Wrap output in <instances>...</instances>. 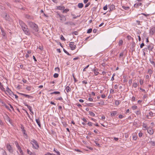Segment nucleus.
Listing matches in <instances>:
<instances>
[{"mask_svg": "<svg viewBox=\"0 0 155 155\" xmlns=\"http://www.w3.org/2000/svg\"><path fill=\"white\" fill-rule=\"evenodd\" d=\"M28 25L31 28V32L32 33L34 34L35 32H37L38 31L39 28L38 26L34 22L30 21L28 22Z\"/></svg>", "mask_w": 155, "mask_h": 155, "instance_id": "obj_1", "label": "nucleus"}, {"mask_svg": "<svg viewBox=\"0 0 155 155\" xmlns=\"http://www.w3.org/2000/svg\"><path fill=\"white\" fill-rule=\"evenodd\" d=\"M22 28L25 34L28 35H31V31H29L26 25H25Z\"/></svg>", "mask_w": 155, "mask_h": 155, "instance_id": "obj_2", "label": "nucleus"}, {"mask_svg": "<svg viewBox=\"0 0 155 155\" xmlns=\"http://www.w3.org/2000/svg\"><path fill=\"white\" fill-rule=\"evenodd\" d=\"M31 143L32 144L33 148L36 149H38L39 147V146L37 142L34 140L31 141Z\"/></svg>", "mask_w": 155, "mask_h": 155, "instance_id": "obj_3", "label": "nucleus"}, {"mask_svg": "<svg viewBox=\"0 0 155 155\" xmlns=\"http://www.w3.org/2000/svg\"><path fill=\"white\" fill-rule=\"evenodd\" d=\"M15 144L16 145V147H17L18 150L19 151L20 153V155H24L22 150L21 147L18 145V143L16 142L15 143Z\"/></svg>", "mask_w": 155, "mask_h": 155, "instance_id": "obj_4", "label": "nucleus"}, {"mask_svg": "<svg viewBox=\"0 0 155 155\" xmlns=\"http://www.w3.org/2000/svg\"><path fill=\"white\" fill-rule=\"evenodd\" d=\"M69 46L72 50H74L76 48V45L74 44V42H71L70 43Z\"/></svg>", "mask_w": 155, "mask_h": 155, "instance_id": "obj_5", "label": "nucleus"}, {"mask_svg": "<svg viewBox=\"0 0 155 155\" xmlns=\"http://www.w3.org/2000/svg\"><path fill=\"white\" fill-rule=\"evenodd\" d=\"M147 132L150 135H152L153 133V130L152 128L149 127L147 129Z\"/></svg>", "mask_w": 155, "mask_h": 155, "instance_id": "obj_6", "label": "nucleus"}, {"mask_svg": "<svg viewBox=\"0 0 155 155\" xmlns=\"http://www.w3.org/2000/svg\"><path fill=\"white\" fill-rule=\"evenodd\" d=\"M6 92L10 95H11L13 94V92L8 88V87H7L6 88Z\"/></svg>", "mask_w": 155, "mask_h": 155, "instance_id": "obj_7", "label": "nucleus"}, {"mask_svg": "<svg viewBox=\"0 0 155 155\" xmlns=\"http://www.w3.org/2000/svg\"><path fill=\"white\" fill-rule=\"evenodd\" d=\"M7 148L8 150L10 152L12 153L13 150L11 146L10 145H7Z\"/></svg>", "mask_w": 155, "mask_h": 155, "instance_id": "obj_8", "label": "nucleus"}, {"mask_svg": "<svg viewBox=\"0 0 155 155\" xmlns=\"http://www.w3.org/2000/svg\"><path fill=\"white\" fill-rule=\"evenodd\" d=\"M155 33V27L152 28L150 31V33L151 35H153Z\"/></svg>", "mask_w": 155, "mask_h": 155, "instance_id": "obj_9", "label": "nucleus"}, {"mask_svg": "<svg viewBox=\"0 0 155 155\" xmlns=\"http://www.w3.org/2000/svg\"><path fill=\"white\" fill-rule=\"evenodd\" d=\"M132 137L133 139L134 140H136L137 139V136L136 133H134L132 134Z\"/></svg>", "mask_w": 155, "mask_h": 155, "instance_id": "obj_10", "label": "nucleus"}, {"mask_svg": "<svg viewBox=\"0 0 155 155\" xmlns=\"http://www.w3.org/2000/svg\"><path fill=\"white\" fill-rule=\"evenodd\" d=\"M93 71L95 75L96 76L99 73V72H98V69H94L93 70Z\"/></svg>", "mask_w": 155, "mask_h": 155, "instance_id": "obj_11", "label": "nucleus"}, {"mask_svg": "<svg viewBox=\"0 0 155 155\" xmlns=\"http://www.w3.org/2000/svg\"><path fill=\"white\" fill-rule=\"evenodd\" d=\"M35 120L40 127H41V124L39 119H36Z\"/></svg>", "mask_w": 155, "mask_h": 155, "instance_id": "obj_12", "label": "nucleus"}, {"mask_svg": "<svg viewBox=\"0 0 155 155\" xmlns=\"http://www.w3.org/2000/svg\"><path fill=\"white\" fill-rule=\"evenodd\" d=\"M19 23L20 26H21V28L23 27V26H24L25 25H26L25 24V23L21 20L19 21Z\"/></svg>", "mask_w": 155, "mask_h": 155, "instance_id": "obj_13", "label": "nucleus"}, {"mask_svg": "<svg viewBox=\"0 0 155 155\" xmlns=\"http://www.w3.org/2000/svg\"><path fill=\"white\" fill-rule=\"evenodd\" d=\"M64 7L63 6H57V9L59 10H64Z\"/></svg>", "mask_w": 155, "mask_h": 155, "instance_id": "obj_14", "label": "nucleus"}, {"mask_svg": "<svg viewBox=\"0 0 155 155\" xmlns=\"http://www.w3.org/2000/svg\"><path fill=\"white\" fill-rule=\"evenodd\" d=\"M142 127H143V129L144 130H147L148 129L147 128V125L144 123L142 125Z\"/></svg>", "mask_w": 155, "mask_h": 155, "instance_id": "obj_15", "label": "nucleus"}, {"mask_svg": "<svg viewBox=\"0 0 155 155\" xmlns=\"http://www.w3.org/2000/svg\"><path fill=\"white\" fill-rule=\"evenodd\" d=\"M20 94L21 95H23V96L25 97H28V98H32V97L31 96L26 94H22V93H21Z\"/></svg>", "mask_w": 155, "mask_h": 155, "instance_id": "obj_16", "label": "nucleus"}, {"mask_svg": "<svg viewBox=\"0 0 155 155\" xmlns=\"http://www.w3.org/2000/svg\"><path fill=\"white\" fill-rule=\"evenodd\" d=\"M26 106L29 109V110L31 112V113L32 114H34V112L32 110L31 107V106H30L28 105H26Z\"/></svg>", "mask_w": 155, "mask_h": 155, "instance_id": "obj_17", "label": "nucleus"}, {"mask_svg": "<svg viewBox=\"0 0 155 155\" xmlns=\"http://www.w3.org/2000/svg\"><path fill=\"white\" fill-rule=\"evenodd\" d=\"M65 90H66L67 93H68L69 92L71 91V88L69 86H67L66 87Z\"/></svg>", "mask_w": 155, "mask_h": 155, "instance_id": "obj_18", "label": "nucleus"}, {"mask_svg": "<svg viewBox=\"0 0 155 155\" xmlns=\"http://www.w3.org/2000/svg\"><path fill=\"white\" fill-rule=\"evenodd\" d=\"M142 5V3H137L135 4L134 5V7L135 8H137L139 6H140Z\"/></svg>", "mask_w": 155, "mask_h": 155, "instance_id": "obj_19", "label": "nucleus"}, {"mask_svg": "<svg viewBox=\"0 0 155 155\" xmlns=\"http://www.w3.org/2000/svg\"><path fill=\"white\" fill-rule=\"evenodd\" d=\"M117 114V111H113L111 113V116H114Z\"/></svg>", "mask_w": 155, "mask_h": 155, "instance_id": "obj_20", "label": "nucleus"}, {"mask_svg": "<svg viewBox=\"0 0 155 155\" xmlns=\"http://www.w3.org/2000/svg\"><path fill=\"white\" fill-rule=\"evenodd\" d=\"M104 102L103 101H101L100 102H98V103H97V106H99V104H101L102 105H104Z\"/></svg>", "mask_w": 155, "mask_h": 155, "instance_id": "obj_21", "label": "nucleus"}, {"mask_svg": "<svg viewBox=\"0 0 155 155\" xmlns=\"http://www.w3.org/2000/svg\"><path fill=\"white\" fill-rule=\"evenodd\" d=\"M149 143L151 145L153 146H155V141H150Z\"/></svg>", "mask_w": 155, "mask_h": 155, "instance_id": "obj_22", "label": "nucleus"}, {"mask_svg": "<svg viewBox=\"0 0 155 155\" xmlns=\"http://www.w3.org/2000/svg\"><path fill=\"white\" fill-rule=\"evenodd\" d=\"M83 6V4L82 3H79L78 4V7L79 8H82Z\"/></svg>", "mask_w": 155, "mask_h": 155, "instance_id": "obj_23", "label": "nucleus"}, {"mask_svg": "<svg viewBox=\"0 0 155 155\" xmlns=\"http://www.w3.org/2000/svg\"><path fill=\"white\" fill-rule=\"evenodd\" d=\"M60 93L58 91H54L52 93H50L51 94H60Z\"/></svg>", "mask_w": 155, "mask_h": 155, "instance_id": "obj_24", "label": "nucleus"}, {"mask_svg": "<svg viewBox=\"0 0 155 155\" xmlns=\"http://www.w3.org/2000/svg\"><path fill=\"white\" fill-rule=\"evenodd\" d=\"M89 114L92 116L94 117L95 115V114L93 112L89 111Z\"/></svg>", "mask_w": 155, "mask_h": 155, "instance_id": "obj_25", "label": "nucleus"}, {"mask_svg": "<svg viewBox=\"0 0 155 155\" xmlns=\"http://www.w3.org/2000/svg\"><path fill=\"white\" fill-rule=\"evenodd\" d=\"M138 85V84L137 83H134L133 84V86L134 88H136Z\"/></svg>", "mask_w": 155, "mask_h": 155, "instance_id": "obj_26", "label": "nucleus"}, {"mask_svg": "<svg viewBox=\"0 0 155 155\" xmlns=\"http://www.w3.org/2000/svg\"><path fill=\"white\" fill-rule=\"evenodd\" d=\"M122 7L123 9L126 10H128L130 8L128 6L126 7L124 6H123Z\"/></svg>", "mask_w": 155, "mask_h": 155, "instance_id": "obj_27", "label": "nucleus"}, {"mask_svg": "<svg viewBox=\"0 0 155 155\" xmlns=\"http://www.w3.org/2000/svg\"><path fill=\"white\" fill-rule=\"evenodd\" d=\"M123 55H124V54L123 52H121V53L120 54V55H119V58L120 59L121 58L123 57Z\"/></svg>", "mask_w": 155, "mask_h": 155, "instance_id": "obj_28", "label": "nucleus"}, {"mask_svg": "<svg viewBox=\"0 0 155 155\" xmlns=\"http://www.w3.org/2000/svg\"><path fill=\"white\" fill-rule=\"evenodd\" d=\"M140 84V85H142L143 83V80L140 79L139 81Z\"/></svg>", "mask_w": 155, "mask_h": 155, "instance_id": "obj_29", "label": "nucleus"}, {"mask_svg": "<svg viewBox=\"0 0 155 155\" xmlns=\"http://www.w3.org/2000/svg\"><path fill=\"white\" fill-rule=\"evenodd\" d=\"M137 108V107L136 105L133 106L132 107V108L133 110H135Z\"/></svg>", "mask_w": 155, "mask_h": 155, "instance_id": "obj_30", "label": "nucleus"}, {"mask_svg": "<svg viewBox=\"0 0 155 155\" xmlns=\"http://www.w3.org/2000/svg\"><path fill=\"white\" fill-rule=\"evenodd\" d=\"M31 87L30 86H28L26 88V89L28 91H30L31 90Z\"/></svg>", "mask_w": 155, "mask_h": 155, "instance_id": "obj_31", "label": "nucleus"}, {"mask_svg": "<svg viewBox=\"0 0 155 155\" xmlns=\"http://www.w3.org/2000/svg\"><path fill=\"white\" fill-rule=\"evenodd\" d=\"M27 153L28 154H29L30 155H31V154H33V153H32L31 151H30V150L28 149L27 150Z\"/></svg>", "mask_w": 155, "mask_h": 155, "instance_id": "obj_32", "label": "nucleus"}, {"mask_svg": "<svg viewBox=\"0 0 155 155\" xmlns=\"http://www.w3.org/2000/svg\"><path fill=\"white\" fill-rule=\"evenodd\" d=\"M69 11V9H68L67 8L63 10V13H67V12Z\"/></svg>", "mask_w": 155, "mask_h": 155, "instance_id": "obj_33", "label": "nucleus"}, {"mask_svg": "<svg viewBox=\"0 0 155 155\" xmlns=\"http://www.w3.org/2000/svg\"><path fill=\"white\" fill-rule=\"evenodd\" d=\"M115 104L116 105H118L119 104V101H117V100H116L115 101Z\"/></svg>", "mask_w": 155, "mask_h": 155, "instance_id": "obj_34", "label": "nucleus"}, {"mask_svg": "<svg viewBox=\"0 0 155 155\" xmlns=\"http://www.w3.org/2000/svg\"><path fill=\"white\" fill-rule=\"evenodd\" d=\"M1 30L2 31V35L3 36H5V33L4 32V31H3V28H1Z\"/></svg>", "mask_w": 155, "mask_h": 155, "instance_id": "obj_35", "label": "nucleus"}, {"mask_svg": "<svg viewBox=\"0 0 155 155\" xmlns=\"http://www.w3.org/2000/svg\"><path fill=\"white\" fill-rule=\"evenodd\" d=\"M55 99L56 100H60V101H61V100H63V98L61 97H57V98H55Z\"/></svg>", "mask_w": 155, "mask_h": 155, "instance_id": "obj_36", "label": "nucleus"}, {"mask_svg": "<svg viewBox=\"0 0 155 155\" xmlns=\"http://www.w3.org/2000/svg\"><path fill=\"white\" fill-rule=\"evenodd\" d=\"M92 28L89 29L87 31V33H91L92 32Z\"/></svg>", "mask_w": 155, "mask_h": 155, "instance_id": "obj_37", "label": "nucleus"}, {"mask_svg": "<svg viewBox=\"0 0 155 155\" xmlns=\"http://www.w3.org/2000/svg\"><path fill=\"white\" fill-rule=\"evenodd\" d=\"M58 76V74L57 73H55L54 75V78H57Z\"/></svg>", "mask_w": 155, "mask_h": 155, "instance_id": "obj_38", "label": "nucleus"}, {"mask_svg": "<svg viewBox=\"0 0 155 155\" xmlns=\"http://www.w3.org/2000/svg\"><path fill=\"white\" fill-rule=\"evenodd\" d=\"M61 39L63 41H65L66 40V39H65V38H64L63 37V35H61Z\"/></svg>", "mask_w": 155, "mask_h": 155, "instance_id": "obj_39", "label": "nucleus"}, {"mask_svg": "<svg viewBox=\"0 0 155 155\" xmlns=\"http://www.w3.org/2000/svg\"><path fill=\"white\" fill-rule=\"evenodd\" d=\"M89 67V65H87V66H86L84 69H83V71H86V69L87 68Z\"/></svg>", "mask_w": 155, "mask_h": 155, "instance_id": "obj_40", "label": "nucleus"}, {"mask_svg": "<svg viewBox=\"0 0 155 155\" xmlns=\"http://www.w3.org/2000/svg\"><path fill=\"white\" fill-rule=\"evenodd\" d=\"M88 105L89 106L92 107L94 105V104L89 103L88 104Z\"/></svg>", "mask_w": 155, "mask_h": 155, "instance_id": "obj_41", "label": "nucleus"}, {"mask_svg": "<svg viewBox=\"0 0 155 155\" xmlns=\"http://www.w3.org/2000/svg\"><path fill=\"white\" fill-rule=\"evenodd\" d=\"M148 72L150 74H151L153 73L151 69H149L148 71Z\"/></svg>", "mask_w": 155, "mask_h": 155, "instance_id": "obj_42", "label": "nucleus"}, {"mask_svg": "<svg viewBox=\"0 0 155 155\" xmlns=\"http://www.w3.org/2000/svg\"><path fill=\"white\" fill-rule=\"evenodd\" d=\"M138 135H139V137H142V136L143 135V133L141 132H139L138 134Z\"/></svg>", "mask_w": 155, "mask_h": 155, "instance_id": "obj_43", "label": "nucleus"}, {"mask_svg": "<svg viewBox=\"0 0 155 155\" xmlns=\"http://www.w3.org/2000/svg\"><path fill=\"white\" fill-rule=\"evenodd\" d=\"M5 107L9 111H11V110H10V109L9 108V107L7 105H5Z\"/></svg>", "mask_w": 155, "mask_h": 155, "instance_id": "obj_44", "label": "nucleus"}, {"mask_svg": "<svg viewBox=\"0 0 155 155\" xmlns=\"http://www.w3.org/2000/svg\"><path fill=\"white\" fill-rule=\"evenodd\" d=\"M88 100L90 101H93V99L91 97H89L88 99Z\"/></svg>", "mask_w": 155, "mask_h": 155, "instance_id": "obj_45", "label": "nucleus"}, {"mask_svg": "<svg viewBox=\"0 0 155 155\" xmlns=\"http://www.w3.org/2000/svg\"><path fill=\"white\" fill-rule=\"evenodd\" d=\"M4 14H5V18L6 20H8V16L7 17V15L6 13H5Z\"/></svg>", "mask_w": 155, "mask_h": 155, "instance_id": "obj_46", "label": "nucleus"}, {"mask_svg": "<svg viewBox=\"0 0 155 155\" xmlns=\"http://www.w3.org/2000/svg\"><path fill=\"white\" fill-rule=\"evenodd\" d=\"M107 5H106L105 6H104L103 8V9L104 10H107Z\"/></svg>", "mask_w": 155, "mask_h": 155, "instance_id": "obj_47", "label": "nucleus"}, {"mask_svg": "<svg viewBox=\"0 0 155 155\" xmlns=\"http://www.w3.org/2000/svg\"><path fill=\"white\" fill-rule=\"evenodd\" d=\"M91 4L90 2H88L87 4H86L85 6V7L86 8L88 7Z\"/></svg>", "mask_w": 155, "mask_h": 155, "instance_id": "obj_48", "label": "nucleus"}, {"mask_svg": "<svg viewBox=\"0 0 155 155\" xmlns=\"http://www.w3.org/2000/svg\"><path fill=\"white\" fill-rule=\"evenodd\" d=\"M44 155H55L54 154H51L50 153L48 152L45 154Z\"/></svg>", "mask_w": 155, "mask_h": 155, "instance_id": "obj_49", "label": "nucleus"}, {"mask_svg": "<svg viewBox=\"0 0 155 155\" xmlns=\"http://www.w3.org/2000/svg\"><path fill=\"white\" fill-rule=\"evenodd\" d=\"M123 43V41L122 40H120L119 41V44L120 45H121Z\"/></svg>", "mask_w": 155, "mask_h": 155, "instance_id": "obj_50", "label": "nucleus"}, {"mask_svg": "<svg viewBox=\"0 0 155 155\" xmlns=\"http://www.w3.org/2000/svg\"><path fill=\"white\" fill-rule=\"evenodd\" d=\"M73 34L75 35H78V32L77 31H75L73 32Z\"/></svg>", "mask_w": 155, "mask_h": 155, "instance_id": "obj_51", "label": "nucleus"}, {"mask_svg": "<svg viewBox=\"0 0 155 155\" xmlns=\"http://www.w3.org/2000/svg\"><path fill=\"white\" fill-rule=\"evenodd\" d=\"M124 117V116L122 115H121V114L119 116V117L120 119H122V118H123Z\"/></svg>", "mask_w": 155, "mask_h": 155, "instance_id": "obj_52", "label": "nucleus"}, {"mask_svg": "<svg viewBox=\"0 0 155 155\" xmlns=\"http://www.w3.org/2000/svg\"><path fill=\"white\" fill-rule=\"evenodd\" d=\"M87 124L88 125H89V126H92V123L91 122H88L87 123Z\"/></svg>", "mask_w": 155, "mask_h": 155, "instance_id": "obj_53", "label": "nucleus"}, {"mask_svg": "<svg viewBox=\"0 0 155 155\" xmlns=\"http://www.w3.org/2000/svg\"><path fill=\"white\" fill-rule=\"evenodd\" d=\"M127 38L129 40H130L131 39V38H132L130 36H129V35L127 36Z\"/></svg>", "mask_w": 155, "mask_h": 155, "instance_id": "obj_54", "label": "nucleus"}, {"mask_svg": "<svg viewBox=\"0 0 155 155\" xmlns=\"http://www.w3.org/2000/svg\"><path fill=\"white\" fill-rule=\"evenodd\" d=\"M55 70L56 71H57L58 72H59L60 69L58 68H55Z\"/></svg>", "mask_w": 155, "mask_h": 155, "instance_id": "obj_55", "label": "nucleus"}, {"mask_svg": "<svg viewBox=\"0 0 155 155\" xmlns=\"http://www.w3.org/2000/svg\"><path fill=\"white\" fill-rule=\"evenodd\" d=\"M110 92L111 93H114V89H110Z\"/></svg>", "mask_w": 155, "mask_h": 155, "instance_id": "obj_56", "label": "nucleus"}, {"mask_svg": "<svg viewBox=\"0 0 155 155\" xmlns=\"http://www.w3.org/2000/svg\"><path fill=\"white\" fill-rule=\"evenodd\" d=\"M114 87L115 89H117L118 88V85L117 84H116L114 86Z\"/></svg>", "mask_w": 155, "mask_h": 155, "instance_id": "obj_57", "label": "nucleus"}, {"mask_svg": "<svg viewBox=\"0 0 155 155\" xmlns=\"http://www.w3.org/2000/svg\"><path fill=\"white\" fill-rule=\"evenodd\" d=\"M149 114L151 117H152L153 115V114L152 112H150L149 113Z\"/></svg>", "mask_w": 155, "mask_h": 155, "instance_id": "obj_58", "label": "nucleus"}, {"mask_svg": "<svg viewBox=\"0 0 155 155\" xmlns=\"http://www.w3.org/2000/svg\"><path fill=\"white\" fill-rule=\"evenodd\" d=\"M76 105H77L78 107H82V106L80 104H79V103H77L76 104Z\"/></svg>", "mask_w": 155, "mask_h": 155, "instance_id": "obj_59", "label": "nucleus"}, {"mask_svg": "<svg viewBox=\"0 0 155 155\" xmlns=\"http://www.w3.org/2000/svg\"><path fill=\"white\" fill-rule=\"evenodd\" d=\"M144 44L143 43H142L140 45V48H142L143 47V46H144Z\"/></svg>", "mask_w": 155, "mask_h": 155, "instance_id": "obj_60", "label": "nucleus"}, {"mask_svg": "<svg viewBox=\"0 0 155 155\" xmlns=\"http://www.w3.org/2000/svg\"><path fill=\"white\" fill-rule=\"evenodd\" d=\"M141 14L144 15L146 17H147V16L149 15V14H145L144 13H142Z\"/></svg>", "mask_w": 155, "mask_h": 155, "instance_id": "obj_61", "label": "nucleus"}, {"mask_svg": "<svg viewBox=\"0 0 155 155\" xmlns=\"http://www.w3.org/2000/svg\"><path fill=\"white\" fill-rule=\"evenodd\" d=\"M9 105L10 106V107L12 109V110H13L14 111V109L13 107L10 104H9Z\"/></svg>", "mask_w": 155, "mask_h": 155, "instance_id": "obj_62", "label": "nucleus"}, {"mask_svg": "<svg viewBox=\"0 0 155 155\" xmlns=\"http://www.w3.org/2000/svg\"><path fill=\"white\" fill-rule=\"evenodd\" d=\"M82 83L84 84H87V81H82Z\"/></svg>", "mask_w": 155, "mask_h": 155, "instance_id": "obj_63", "label": "nucleus"}, {"mask_svg": "<svg viewBox=\"0 0 155 155\" xmlns=\"http://www.w3.org/2000/svg\"><path fill=\"white\" fill-rule=\"evenodd\" d=\"M22 81H23V82L24 83H26L27 82V80H25V79H23L22 80Z\"/></svg>", "mask_w": 155, "mask_h": 155, "instance_id": "obj_64", "label": "nucleus"}]
</instances>
